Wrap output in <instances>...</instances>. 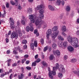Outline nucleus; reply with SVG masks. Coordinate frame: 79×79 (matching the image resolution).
<instances>
[{
	"label": "nucleus",
	"instance_id": "obj_1",
	"mask_svg": "<svg viewBox=\"0 0 79 79\" xmlns=\"http://www.w3.org/2000/svg\"><path fill=\"white\" fill-rule=\"evenodd\" d=\"M44 15H41L38 17H36L34 19V16L33 15H29V19L31 23H35L37 29H39L41 27V25L43 24L44 22L42 21V19H43Z\"/></svg>",
	"mask_w": 79,
	"mask_h": 79
},
{
	"label": "nucleus",
	"instance_id": "obj_2",
	"mask_svg": "<svg viewBox=\"0 0 79 79\" xmlns=\"http://www.w3.org/2000/svg\"><path fill=\"white\" fill-rule=\"evenodd\" d=\"M67 40L72 45L74 46L75 48H77L79 47L78 45V39L77 38H72L70 35H68L67 37Z\"/></svg>",
	"mask_w": 79,
	"mask_h": 79
},
{
	"label": "nucleus",
	"instance_id": "obj_3",
	"mask_svg": "<svg viewBox=\"0 0 79 79\" xmlns=\"http://www.w3.org/2000/svg\"><path fill=\"white\" fill-rule=\"evenodd\" d=\"M59 66V64H56V66L54 67L53 68V71L50 72L48 73L49 76L51 79H53V76H55L56 74V72L55 71H56V70L58 68Z\"/></svg>",
	"mask_w": 79,
	"mask_h": 79
},
{
	"label": "nucleus",
	"instance_id": "obj_4",
	"mask_svg": "<svg viewBox=\"0 0 79 79\" xmlns=\"http://www.w3.org/2000/svg\"><path fill=\"white\" fill-rule=\"evenodd\" d=\"M18 37V35L15 32V31L13 32L11 34V39H14V38H15V39H17Z\"/></svg>",
	"mask_w": 79,
	"mask_h": 79
},
{
	"label": "nucleus",
	"instance_id": "obj_5",
	"mask_svg": "<svg viewBox=\"0 0 79 79\" xmlns=\"http://www.w3.org/2000/svg\"><path fill=\"white\" fill-rule=\"evenodd\" d=\"M60 68L59 69V70L60 72H61L62 73H64L65 72V69L64 66L62 65H60Z\"/></svg>",
	"mask_w": 79,
	"mask_h": 79
},
{
	"label": "nucleus",
	"instance_id": "obj_6",
	"mask_svg": "<svg viewBox=\"0 0 79 79\" xmlns=\"http://www.w3.org/2000/svg\"><path fill=\"white\" fill-rule=\"evenodd\" d=\"M52 30L51 29H48L47 32V38L48 39H49V36H50V35H51L52 34Z\"/></svg>",
	"mask_w": 79,
	"mask_h": 79
},
{
	"label": "nucleus",
	"instance_id": "obj_7",
	"mask_svg": "<svg viewBox=\"0 0 79 79\" xmlns=\"http://www.w3.org/2000/svg\"><path fill=\"white\" fill-rule=\"evenodd\" d=\"M10 3L12 5H15L16 6H18V0H15V2L13 1H10Z\"/></svg>",
	"mask_w": 79,
	"mask_h": 79
},
{
	"label": "nucleus",
	"instance_id": "obj_8",
	"mask_svg": "<svg viewBox=\"0 0 79 79\" xmlns=\"http://www.w3.org/2000/svg\"><path fill=\"white\" fill-rule=\"evenodd\" d=\"M58 28V26H55L52 28V31L55 32H57V33H59Z\"/></svg>",
	"mask_w": 79,
	"mask_h": 79
},
{
	"label": "nucleus",
	"instance_id": "obj_9",
	"mask_svg": "<svg viewBox=\"0 0 79 79\" xmlns=\"http://www.w3.org/2000/svg\"><path fill=\"white\" fill-rule=\"evenodd\" d=\"M44 8V4H41L40 5L37 6L36 10H39L41 8Z\"/></svg>",
	"mask_w": 79,
	"mask_h": 79
},
{
	"label": "nucleus",
	"instance_id": "obj_10",
	"mask_svg": "<svg viewBox=\"0 0 79 79\" xmlns=\"http://www.w3.org/2000/svg\"><path fill=\"white\" fill-rule=\"evenodd\" d=\"M58 33L57 32H55L53 33L52 35V37L53 39H55L58 35Z\"/></svg>",
	"mask_w": 79,
	"mask_h": 79
},
{
	"label": "nucleus",
	"instance_id": "obj_11",
	"mask_svg": "<svg viewBox=\"0 0 79 79\" xmlns=\"http://www.w3.org/2000/svg\"><path fill=\"white\" fill-rule=\"evenodd\" d=\"M53 53L54 55H57V56H59L60 55V52L59 50H57L55 52H53Z\"/></svg>",
	"mask_w": 79,
	"mask_h": 79
},
{
	"label": "nucleus",
	"instance_id": "obj_12",
	"mask_svg": "<svg viewBox=\"0 0 79 79\" xmlns=\"http://www.w3.org/2000/svg\"><path fill=\"white\" fill-rule=\"evenodd\" d=\"M9 22L10 23V25H13L14 24V20L12 18H10L9 19Z\"/></svg>",
	"mask_w": 79,
	"mask_h": 79
},
{
	"label": "nucleus",
	"instance_id": "obj_13",
	"mask_svg": "<svg viewBox=\"0 0 79 79\" xmlns=\"http://www.w3.org/2000/svg\"><path fill=\"white\" fill-rule=\"evenodd\" d=\"M67 48L68 50L70 52H73V50H74V48L72 46H69Z\"/></svg>",
	"mask_w": 79,
	"mask_h": 79
},
{
	"label": "nucleus",
	"instance_id": "obj_14",
	"mask_svg": "<svg viewBox=\"0 0 79 79\" xmlns=\"http://www.w3.org/2000/svg\"><path fill=\"white\" fill-rule=\"evenodd\" d=\"M61 30L63 32H65L66 31V27L65 26H63L62 27Z\"/></svg>",
	"mask_w": 79,
	"mask_h": 79
},
{
	"label": "nucleus",
	"instance_id": "obj_15",
	"mask_svg": "<svg viewBox=\"0 0 79 79\" xmlns=\"http://www.w3.org/2000/svg\"><path fill=\"white\" fill-rule=\"evenodd\" d=\"M27 11L29 14H31L32 13V9L29 8L27 9Z\"/></svg>",
	"mask_w": 79,
	"mask_h": 79
},
{
	"label": "nucleus",
	"instance_id": "obj_16",
	"mask_svg": "<svg viewBox=\"0 0 79 79\" xmlns=\"http://www.w3.org/2000/svg\"><path fill=\"white\" fill-rule=\"evenodd\" d=\"M56 5L58 6L60 5H61V0H57Z\"/></svg>",
	"mask_w": 79,
	"mask_h": 79
},
{
	"label": "nucleus",
	"instance_id": "obj_17",
	"mask_svg": "<svg viewBox=\"0 0 79 79\" xmlns=\"http://www.w3.org/2000/svg\"><path fill=\"white\" fill-rule=\"evenodd\" d=\"M58 44L60 47H62L63 45V43L61 41H58Z\"/></svg>",
	"mask_w": 79,
	"mask_h": 79
},
{
	"label": "nucleus",
	"instance_id": "obj_18",
	"mask_svg": "<svg viewBox=\"0 0 79 79\" xmlns=\"http://www.w3.org/2000/svg\"><path fill=\"white\" fill-rule=\"evenodd\" d=\"M44 11L43 9H41L40 10V11H39V13H40V14H41L40 15V16H40V15H43L44 16H43V19L44 17V15L43 14L44 13Z\"/></svg>",
	"mask_w": 79,
	"mask_h": 79
},
{
	"label": "nucleus",
	"instance_id": "obj_19",
	"mask_svg": "<svg viewBox=\"0 0 79 79\" xmlns=\"http://www.w3.org/2000/svg\"><path fill=\"white\" fill-rule=\"evenodd\" d=\"M48 8L50 10H51V11H54V8H53V7L51 5H49Z\"/></svg>",
	"mask_w": 79,
	"mask_h": 79
},
{
	"label": "nucleus",
	"instance_id": "obj_20",
	"mask_svg": "<svg viewBox=\"0 0 79 79\" xmlns=\"http://www.w3.org/2000/svg\"><path fill=\"white\" fill-rule=\"evenodd\" d=\"M16 33H17V34H19V36L22 35V33H21V30H17L16 31Z\"/></svg>",
	"mask_w": 79,
	"mask_h": 79
},
{
	"label": "nucleus",
	"instance_id": "obj_21",
	"mask_svg": "<svg viewBox=\"0 0 79 79\" xmlns=\"http://www.w3.org/2000/svg\"><path fill=\"white\" fill-rule=\"evenodd\" d=\"M42 64H43V65H44V66H46V67H47V66H48L47 64L45 61H43L42 62Z\"/></svg>",
	"mask_w": 79,
	"mask_h": 79
},
{
	"label": "nucleus",
	"instance_id": "obj_22",
	"mask_svg": "<svg viewBox=\"0 0 79 79\" xmlns=\"http://www.w3.org/2000/svg\"><path fill=\"white\" fill-rule=\"evenodd\" d=\"M57 45L55 43L53 44L52 45V47L53 49H55V48H56V47Z\"/></svg>",
	"mask_w": 79,
	"mask_h": 79
},
{
	"label": "nucleus",
	"instance_id": "obj_23",
	"mask_svg": "<svg viewBox=\"0 0 79 79\" xmlns=\"http://www.w3.org/2000/svg\"><path fill=\"white\" fill-rule=\"evenodd\" d=\"M71 10V7L69 6H67L66 7V11H69Z\"/></svg>",
	"mask_w": 79,
	"mask_h": 79
},
{
	"label": "nucleus",
	"instance_id": "obj_24",
	"mask_svg": "<svg viewBox=\"0 0 79 79\" xmlns=\"http://www.w3.org/2000/svg\"><path fill=\"white\" fill-rule=\"evenodd\" d=\"M54 58H55V56L53 55H52L50 56L49 57V59L50 60H52L53 59H54Z\"/></svg>",
	"mask_w": 79,
	"mask_h": 79
},
{
	"label": "nucleus",
	"instance_id": "obj_25",
	"mask_svg": "<svg viewBox=\"0 0 79 79\" xmlns=\"http://www.w3.org/2000/svg\"><path fill=\"white\" fill-rule=\"evenodd\" d=\"M63 45L64 47L65 48L67 47V46H68V43L67 41H65L63 43Z\"/></svg>",
	"mask_w": 79,
	"mask_h": 79
},
{
	"label": "nucleus",
	"instance_id": "obj_26",
	"mask_svg": "<svg viewBox=\"0 0 79 79\" xmlns=\"http://www.w3.org/2000/svg\"><path fill=\"white\" fill-rule=\"evenodd\" d=\"M34 45L33 43H31L30 44V48L32 50L34 49Z\"/></svg>",
	"mask_w": 79,
	"mask_h": 79
},
{
	"label": "nucleus",
	"instance_id": "obj_27",
	"mask_svg": "<svg viewBox=\"0 0 79 79\" xmlns=\"http://www.w3.org/2000/svg\"><path fill=\"white\" fill-rule=\"evenodd\" d=\"M34 45L35 47H37V41L35 40L34 42Z\"/></svg>",
	"mask_w": 79,
	"mask_h": 79
},
{
	"label": "nucleus",
	"instance_id": "obj_28",
	"mask_svg": "<svg viewBox=\"0 0 79 79\" xmlns=\"http://www.w3.org/2000/svg\"><path fill=\"white\" fill-rule=\"evenodd\" d=\"M58 37L59 40H64V39L61 35L58 36Z\"/></svg>",
	"mask_w": 79,
	"mask_h": 79
},
{
	"label": "nucleus",
	"instance_id": "obj_29",
	"mask_svg": "<svg viewBox=\"0 0 79 79\" xmlns=\"http://www.w3.org/2000/svg\"><path fill=\"white\" fill-rule=\"evenodd\" d=\"M77 61V60L76 59H72L71 60V63H74L75 62H76Z\"/></svg>",
	"mask_w": 79,
	"mask_h": 79
},
{
	"label": "nucleus",
	"instance_id": "obj_30",
	"mask_svg": "<svg viewBox=\"0 0 79 79\" xmlns=\"http://www.w3.org/2000/svg\"><path fill=\"white\" fill-rule=\"evenodd\" d=\"M47 44H51V42H52V41L50 40V38L49 37V39H48V38H47Z\"/></svg>",
	"mask_w": 79,
	"mask_h": 79
},
{
	"label": "nucleus",
	"instance_id": "obj_31",
	"mask_svg": "<svg viewBox=\"0 0 79 79\" xmlns=\"http://www.w3.org/2000/svg\"><path fill=\"white\" fill-rule=\"evenodd\" d=\"M22 42L23 44H26L27 42L26 40H23Z\"/></svg>",
	"mask_w": 79,
	"mask_h": 79
},
{
	"label": "nucleus",
	"instance_id": "obj_32",
	"mask_svg": "<svg viewBox=\"0 0 79 79\" xmlns=\"http://www.w3.org/2000/svg\"><path fill=\"white\" fill-rule=\"evenodd\" d=\"M23 76H24V75L21 74L19 76V79H22Z\"/></svg>",
	"mask_w": 79,
	"mask_h": 79
},
{
	"label": "nucleus",
	"instance_id": "obj_33",
	"mask_svg": "<svg viewBox=\"0 0 79 79\" xmlns=\"http://www.w3.org/2000/svg\"><path fill=\"white\" fill-rule=\"evenodd\" d=\"M58 76L60 78H61L63 77V74L61 73H59L58 74Z\"/></svg>",
	"mask_w": 79,
	"mask_h": 79
},
{
	"label": "nucleus",
	"instance_id": "obj_34",
	"mask_svg": "<svg viewBox=\"0 0 79 79\" xmlns=\"http://www.w3.org/2000/svg\"><path fill=\"white\" fill-rule=\"evenodd\" d=\"M21 23L23 25H24V26L26 25V22H25V21H24V20H21Z\"/></svg>",
	"mask_w": 79,
	"mask_h": 79
},
{
	"label": "nucleus",
	"instance_id": "obj_35",
	"mask_svg": "<svg viewBox=\"0 0 79 79\" xmlns=\"http://www.w3.org/2000/svg\"><path fill=\"white\" fill-rule=\"evenodd\" d=\"M36 61H35L34 63H32V66H35L36 65Z\"/></svg>",
	"mask_w": 79,
	"mask_h": 79
},
{
	"label": "nucleus",
	"instance_id": "obj_36",
	"mask_svg": "<svg viewBox=\"0 0 79 79\" xmlns=\"http://www.w3.org/2000/svg\"><path fill=\"white\" fill-rule=\"evenodd\" d=\"M29 28L30 31H34V28L33 27H30Z\"/></svg>",
	"mask_w": 79,
	"mask_h": 79
},
{
	"label": "nucleus",
	"instance_id": "obj_37",
	"mask_svg": "<svg viewBox=\"0 0 79 79\" xmlns=\"http://www.w3.org/2000/svg\"><path fill=\"white\" fill-rule=\"evenodd\" d=\"M47 24H46V23H44V26L43 27V29H45L46 28V27H47Z\"/></svg>",
	"mask_w": 79,
	"mask_h": 79
},
{
	"label": "nucleus",
	"instance_id": "obj_38",
	"mask_svg": "<svg viewBox=\"0 0 79 79\" xmlns=\"http://www.w3.org/2000/svg\"><path fill=\"white\" fill-rule=\"evenodd\" d=\"M26 30L27 32H29L30 31V29L29 28V26H27L26 28Z\"/></svg>",
	"mask_w": 79,
	"mask_h": 79
},
{
	"label": "nucleus",
	"instance_id": "obj_39",
	"mask_svg": "<svg viewBox=\"0 0 79 79\" xmlns=\"http://www.w3.org/2000/svg\"><path fill=\"white\" fill-rule=\"evenodd\" d=\"M48 50V46L45 47L44 49V52H46Z\"/></svg>",
	"mask_w": 79,
	"mask_h": 79
},
{
	"label": "nucleus",
	"instance_id": "obj_40",
	"mask_svg": "<svg viewBox=\"0 0 79 79\" xmlns=\"http://www.w3.org/2000/svg\"><path fill=\"white\" fill-rule=\"evenodd\" d=\"M26 61V59H24L22 60V64L24 63V62H25Z\"/></svg>",
	"mask_w": 79,
	"mask_h": 79
},
{
	"label": "nucleus",
	"instance_id": "obj_41",
	"mask_svg": "<svg viewBox=\"0 0 79 79\" xmlns=\"http://www.w3.org/2000/svg\"><path fill=\"white\" fill-rule=\"evenodd\" d=\"M12 70L11 69H9V72H7V74H9L10 73H12Z\"/></svg>",
	"mask_w": 79,
	"mask_h": 79
},
{
	"label": "nucleus",
	"instance_id": "obj_42",
	"mask_svg": "<svg viewBox=\"0 0 79 79\" xmlns=\"http://www.w3.org/2000/svg\"><path fill=\"white\" fill-rule=\"evenodd\" d=\"M40 42L41 44L42 45H43L44 44V39H41Z\"/></svg>",
	"mask_w": 79,
	"mask_h": 79
},
{
	"label": "nucleus",
	"instance_id": "obj_43",
	"mask_svg": "<svg viewBox=\"0 0 79 79\" xmlns=\"http://www.w3.org/2000/svg\"><path fill=\"white\" fill-rule=\"evenodd\" d=\"M29 57V55L26 54L25 56H24V58L25 59H26V58H27Z\"/></svg>",
	"mask_w": 79,
	"mask_h": 79
},
{
	"label": "nucleus",
	"instance_id": "obj_44",
	"mask_svg": "<svg viewBox=\"0 0 79 79\" xmlns=\"http://www.w3.org/2000/svg\"><path fill=\"white\" fill-rule=\"evenodd\" d=\"M12 66L13 67H14L15 66H17V63H13L12 64Z\"/></svg>",
	"mask_w": 79,
	"mask_h": 79
},
{
	"label": "nucleus",
	"instance_id": "obj_45",
	"mask_svg": "<svg viewBox=\"0 0 79 79\" xmlns=\"http://www.w3.org/2000/svg\"><path fill=\"white\" fill-rule=\"evenodd\" d=\"M9 4L8 3H7L6 4V7H7V8H8L9 7Z\"/></svg>",
	"mask_w": 79,
	"mask_h": 79
},
{
	"label": "nucleus",
	"instance_id": "obj_46",
	"mask_svg": "<svg viewBox=\"0 0 79 79\" xmlns=\"http://www.w3.org/2000/svg\"><path fill=\"white\" fill-rule=\"evenodd\" d=\"M63 14H61L59 16V18L60 19H61L62 18H63Z\"/></svg>",
	"mask_w": 79,
	"mask_h": 79
},
{
	"label": "nucleus",
	"instance_id": "obj_47",
	"mask_svg": "<svg viewBox=\"0 0 79 79\" xmlns=\"http://www.w3.org/2000/svg\"><path fill=\"white\" fill-rule=\"evenodd\" d=\"M27 69H29V70H31V67L29 66H27L26 67Z\"/></svg>",
	"mask_w": 79,
	"mask_h": 79
},
{
	"label": "nucleus",
	"instance_id": "obj_48",
	"mask_svg": "<svg viewBox=\"0 0 79 79\" xmlns=\"http://www.w3.org/2000/svg\"><path fill=\"white\" fill-rule=\"evenodd\" d=\"M41 60H40V59L38 58L37 59V60H36V63H39V62H40Z\"/></svg>",
	"mask_w": 79,
	"mask_h": 79
},
{
	"label": "nucleus",
	"instance_id": "obj_49",
	"mask_svg": "<svg viewBox=\"0 0 79 79\" xmlns=\"http://www.w3.org/2000/svg\"><path fill=\"white\" fill-rule=\"evenodd\" d=\"M4 14H2V17H5V14H6V12H5V11L4 10Z\"/></svg>",
	"mask_w": 79,
	"mask_h": 79
},
{
	"label": "nucleus",
	"instance_id": "obj_50",
	"mask_svg": "<svg viewBox=\"0 0 79 79\" xmlns=\"http://www.w3.org/2000/svg\"><path fill=\"white\" fill-rule=\"evenodd\" d=\"M19 52H20V53H23V50L20 49H19Z\"/></svg>",
	"mask_w": 79,
	"mask_h": 79
},
{
	"label": "nucleus",
	"instance_id": "obj_51",
	"mask_svg": "<svg viewBox=\"0 0 79 79\" xmlns=\"http://www.w3.org/2000/svg\"><path fill=\"white\" fill-rule=\"evenodd\" d=\"M13 74H11L10 75V76H9V78L10 79H12V76H13Z\"/></svg>",
	"mask_w": 79,
	"mask_h": 79
},
{
	"label": "nucleus",
	"instance_id": "obj_52",
	"mask_svg": "<svg viewBox=\"0 0 79 79\" xmlns=\"http://www.w3.org/2000/svg\"><path fill=\"white\" fill-rule=\"evenodd\" d=\"M10 27L11 29H13L15 27V26H14L13 25H10Z\"/></svg>",
	"mask_w": 79,
	"mask_h": 79
},
{
	"label": "nucleus",
	"instance_id": "obj_53",
	"mask_svg": "<svg viewBox=\"0 0 79 79\" xmlns=\"http://www.w3.org/2000/svg\"><path fill=\"white\" fill-rule=\"evenodd\" d=\"M67 58H68V56L65 55V56H64V60H66V59H67Z\"/></svg>",
	"mask_w": 79,
	"mask_h": 79
},
{
	"label": "nucleus",
	"instance_id": "obj_54",
	"mask_svg": "<svg viewBox=\"0 0 79 79\" xmlns=\"http://www.w3.org/2000/svg\"><path fill=\"white\" fill-rule=\"evenodd\" d=\"M73 73L75 74H79L77 73V71H76V70L74 71H73Z\"/></svg>",
	"mask_w": 79,
	"mask_h": 79
},
{
	"label": "nucleus",
	"instance_id": "obj_55",
	"mask_svg": "<svg viewBox=\"0 0 79 79\" xmlns=\"http://www.w3.org/2000/svg\"><path fill=\"white\" fill-rule=\"evenodd\" d=\"M27 47V45H25L24 46L23 48L24 49H26Z\"/></svg>",
	"mask_w": 79,
	"mask_h": 79
},
{
	"label": "nucleus",
	"instance_id": "obj_56",
	"mask_svg": "<svg viewBox=\"0 0 79 79\" xmlns=\"http://www.w3.org/2000/svg\"><path fill=\"white\" fill-rule=\"evenodd\" d=\"M7 63H11V59H8L7 60Z\"/></svg>",
	"mask_w": 79,
	"mask_h": 79
},
{
	"label": "nucleus",
	"instance_id": "obj_57",
	"mask_svg": "<svg viewBox=\"0 0 79 79\" xmlns=\"http://www.w3.org/2000/svg\"><path fill=\"white\" fill-rule=\"evenodd\" d=\"M62 34L64 37H66V35L63 32Z\"/></svg>",
	"mask_w": 79,
	"mask_h": 79
},
{
	"label": "nucleus",
	"instance_id": "obj_58",
	"mask_svg": "<svg viewBox=\"0 0 79 79\" xmlns=\"http://www.w3.org/2000/svg\"><path fill=\"white\" fill-rule=\"evenodd\" d=\"M61 3L62 5H64V1H62L61 2Z\"/></svg>",
	"mask_w": 79,
	"mask_h": 79
},
{
	"label": "nucleus",
	"instance_id": "obj_59",
	"mask_svg": "<svg viewBox=\"0 0 79 79\" xmlns=\"http://www.w3.org/2000/svg\"><path fill=\"white\" fill-rule=\"evenodd\" d=\"M37 30L35 29V30L34 31V34H37Z\"/></svg>",
	"mask_w": 79,
	"mask_h": 79
},
{
	"label": "nucleus",
	"instance_id": "obj_60",
	"mask_svg": "<svg viewBox=\"0 0 79 79\" xmlns=\"http://www.w3.org/2000/svg\"><path fill=\"white\" fill-rule=\"evenodd\" d=\"M15 58H16V60H18V58H19V56H15Z\"/></svg>",
	"mask_w": 79,
	"mask_h": 79
},
{
	"label": "nucleus",
	"instance_id": "obj_61",
	"mask_svg": "<svg viewBox=\"0 0 79 79\" xmlns=\"http://www.w3.org/2000/svg\"><path fill=\"white\" fill-rule=\"evenodd\" d=\"M6 53L7 54H10V51L9 50H8L7 51Z\"/></svg>",
	"mask_w": 79,
	"mask_h": 79
},
{
	"label": "nucleus",
	"instance_id": "obj_62",
	"mask_svg": "<svg viewBox=\"0 0 79 79\" xmlns=\"http://www.w3.org/2000/svg\"><path fill=\"white\" fill-rule=\"evenodd\" d=\"M13 53L15 55H16V54H17V52H16V51H14Z\"/></svg>",
	"mask_w": 79,
	"mask_h": 79
},
{
	"label": "nucleus",
	"instance_id": "obj_63",
	"mask_svg": "<svg viewBox=\"0 0 79 79\" xmlns=\"http://www.w3.org/2000/svg\"><path fill=\"white\" fill-rule=\"evenodd\" d=\"M26 63L27 64H28L29 63V61L27 60L26 61Z\"/></svg>",
	"mask_w": 79,
	"mask_h": 79
},
{
	"label": "nucleus",
	"instance_id": "obj_64",
	"mask_svg": "<svg viewBox=\"0 0 79 79\" xmlns=\"http://www.w3.org/2000/svg\"><path fill=\"white\" fill-rule=\"evenodd\" d=\"M77 35H79V30H77L76 32Z\"/></svg>",
	"mask_w": 79,
	"mask_h": 79
}]
</instances>
